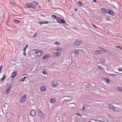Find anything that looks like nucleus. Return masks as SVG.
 <instances>
[{"mask_svg": "<svg viewBox=\"0 0 122 122\" xmlns=\"http://www.w3.org/2000/svg\"><path fill=\"white\" fill-rule=\"evenodd\" d=\"M38 4V2L35 1H33L31 3H27L25 5L26 8H32L35 9L36 5Z\"/></svg>", "mask_w": 122, "mask_h": 122, "instance_id": "1", "label": "nucleus"}, {"mask_svg": "<svg viewBox=\"0 0 122 122\" xmlns=\"http://www.w3.org/2000/svg\"><path fill=\"white\" fill-rule=\"evenodd\" d=\"M27 95L26 94H24L22 97L21 99L20 100V103H24L25 101L27 98Z\"/></svg>", "mask_w": 122, "mask_h": 122, "instance_id": "2", "label": "nucleus"}, {"mask_svg": "<svg viewBox=\"0 0 122 122\" xmlns=\"http://www.w3.org/2000/svg\"><path fill=\"white\" fill-rule=\"evenodd\" d=\"M83 43V41H82L77 40L75 41L74 43V45L76 46H77Z\"/></svg>", "mask_w": 122, "mask_h": 122, "instance_id": "3", "label": "nucleus"}, {"mask_svg": "<svg viewBox=\"0 0 122 122\" xmlns=\"http://www.w3.org/2000/svg\"><path fill=\"white\" fill-rule=\"evenodd\" d=\"M61 54V52H55L53 53V57H56L60 55Z\"/></svg>", "mask_w": 122, "mask_h": 122, "instance_id": "4", "label": "nucleus"}, {"mask_svg": "<svg viewBox=\"0 0 122 122\" xmlns=\"http://www.w3.org/2000/svg\"><path fill=\"white\" fill-rule=\"evenodd\" d=\"M101 10L102 12L104 14H106L107 13L108 11V9H107L105 8H102Z\"/></svg>", "mask_w": 122, "mask_h": 122, "instance_id": "5", "label": "nucleus"}, {"mask_svg": "<svg viewBox=\"0 0 122 122\" xmlns=\"http://www.w3.org/2000/svg\"><path fill=\"white\" fill-rule=\"evenodd\" d=\"M39 116L41 119H44L45 118V114L43 112L38 113Z\"/></svg>", "mask_w": 122, "mask_h": 122, "instance_id": "6", "label": "nucleus"}, {"mask_svg": "<svg viewBox=\"0 0 122 122\" xmlns=\"http://www.w3.org/2000/svg\"><path fill=\"white\" fill-rule=\"evenodd\" d=\"M36 53L38 56H40L43 54V52L41 51H36Z\"/></svg>", "mask_w": 122, "mask_h": 122, "instance_id": "7", "label": "nucleus"}, {"mask_svg": "<svg viewBox=\"0 0 122 122\" xmlns=\"http://www.w3.org/2000/svg\"><path fill=\"white\" fill-rule=\"evenodd\" d=\"M36 113L35 111L33 109H32L30 111V115L31 116H34Z\"/></svg>", "mask_w": 122, "mask_h": 122, "instance_id": "8", "label": "nucleus"}, {"mask_svg": "<svg viewBox=\"0 0 122 122\" xmlns=\"http://www.w3.org/2000/svg\"><path fill=\"white\" fill-rule=\"evenodd\" d=\"M17 73V71H15L13 72L11 75V77L12 78H14L16 75Z\"/></svg>", "mask_w": 122, "mask_h": 122, "instance_id": "9", "label": "nucleus"}, {"mask_svg": "<svg viewBox=\"0 0 122 122\" xmlns=\"http://www.w3.org/2000/svg\"><path fill=\"white\" fill-rule=\"evenodd\" d=\"M102 79L105 82L107 83V84L109 83L110 80L108 78L105 77L103 78Z\"/></svg>", "mask_w": 122, "mask_h": 122, "instance_id": "10", "label": "nucleus"}, {"mask_svg": "<svg viewBox=\"0 0 122 122\" xmlns=\"http://www.w3.org/2000/svg\"><path fill=\"white\" fill-rule=\"evenodd\" d=\"M110 15L114 16L115 15V13L114 12L110 10L109 9H108V13Z\"/></svg>", "mask_w": 122, "mask_h": 122, "instance_id": "11", "label": "nucleus"}, {"mask_svg": "<svg viewBox=\"0 0 122 122\" xmlns=\"http://www.w3.org/2000/svg\"><path fill=\"white\" fill-rule=\"evenodd\" d=\"M94 53L95 55H98L102 53V50H97L94 51Z\"/></svg>", "mask_w": 122, "mask_h": 122, "instance_id": "12", "label": "nucleus"}, {"mask_svg": "<svg viewBox=\"0 0 122 122\" xmlns=\"http://www.w3.org/2000/svg\"><path fill=\"white\" fill-rule=\"evenodd\" d=\"M58 83L56 81H54L52 84V86L53 87H56L58 85Z\"/></svg>", "mask_w": 122, "mask_h": 122, "instance_id": "13", "label": "nucleus"}, {"mask_svg": "<svg viewBox=\"0 0 122 122\" xmlns=\"http://www.w3.org/2000/svg\"><path fill=\"white\" fill-rule=\"evenodd\" d=\"M79 49L77 50H75L74 51V53L77 56H78L79 55L78 51H79Z\"/></svg>", "mask_w": 122, "mask_h": 122, "instance_id": "14", "label": "nucleus"}, {"mask_svg": "<svg viewBox=\"0 0 122 122\" xmlns=\"http://www.w3.org/2000/svg\"><path fill=\"white\" fill-rule=\"evenodd\" d=\"M66 23V21L64 19V18L62 19V18L61 19L59 24H62L63 23L65 24Z\"/></svg>", "mask_w": 122, "mask_h": 122, "instance_id": "15", "label": "nucleus"}, {"mask_svg": "<svg viewBox=\"0 0 122 122\" xmlns=\"http://www.w3.org/2000/svg\"><path fill=\"white\" fill-rule=\"evenodd\" d=\"M41 91L42 92H44L46 90V88L44 86H42L40 88Z\"/></svg>", "mask_w": 122, "mask_h": 122, "instance_id": "16", "label": "nucleus"}, {"mask_svg": "<svg viewBox=\"0 0 122 122\" xmlns=\"http://www.w3.org/2000/svg\"><path fill=\"white\" fill-rule=\"evenodd\" d=\"M77 4L78 6L80 7L83 6L84 5V4L82 3L80 1H79L78 2Z\"/></svg>", "mask_w": 122, "mask_h": 122, "instance_id": "17", "label": "nucleus"}, {"mask_svg": "<svg viewBox=\"0 0 122 122\" xmlns=\"http://www.w3.org/2000/svg\"><path fill=\"white\" fill-rule=\"evenodd\" d=\"M50 57V55H47L46 56H45L43 57V58L44 59L46 60L49 58Z\"/></svg>", "mask_w": 122, "mask_h": 122, "instance_id": "18", "label": "nucleus"}, {"mask_svg": "<svg viewBox=\"0 0 122 122\" xmlns=\"http://www.w3.org/2000/svg\"><path fill=\"white\" fill-rule=\"evenodd\" d=\"M61 18H61L60 17H57L56 20L57 22L58 23H59Z\"/></svg>", "mask_w": 122, "mask_h": 122, "instance_id": "19", "label": "nucleus"}, {"mask_svg": "<svg viewBox=\"0 0 122 122\" xmlns=\"http://www.w3.org/2000/svg\"><path fill=\"white\" fill-rule=\"evenodd\" d=\"M63 50V48L61 47H57L56 49V50L58 51H61Z\"/></svg>", "mask_w": 122, "mask_h": 122, "instance_id": "20", "label": "nucleus"}, {"mask_svg": "<svg viewBox=\"0 0 122 122\" xmlns=\"http://www.w3.org/2000/svg\"><path fill=\"white\" fill-rule=\"evenodd\" d=\"M100 62L102 63H104L105 62V59H101L100 60Z\"/></svg>", "mask_w": 122, "mask_h": 122, "instance_id": "21", "label": "nucleus"}, {"mask_svg": "<svg viewBox=\"0 0 122 122\" xmlns=\"http://www.w3.org/2000/svg\"><path fill=\"white\" fill-rule=\"evenodd\" d=\"M6 78V76L5 75H4L3 77L1 78V81L3 82L4 81Z\"/></svg>", "mask_w": 122, "mask_h": 122, "instance_id": "22", "label": "nucleus"}, {"mask_svg": "<svg viewBox=\"0 0 122 122\" xmlns=\"http://www.w3.org/2000/svg\"><path fill=\"white\" fill-rule=\"evenodd\" d=\"M10 90L9 89H8L5 92V93L6 95H8L9 94V92L10 91Z\"/></svg>", "mask_w": 122, "mask_h": 122, "instance_id": "23", "label": "nucleus"}, {"mask_svg": "<svg viewBox=\"0 0 122 122\" xmlns=\"http://www.w3.org/2000/svg\"><path fill=\"white\" fill-rule=\"evenodd\" d=\"M51 17L54 19H56L57 17L56 15H51Z\"/></svg>", "mask_w": 122, "mask_h": 122, "instance_id": "24", "label": "nucleus"}, {"mask_svg": "<svg viewBox=\"0 0 122 122\" xmlns=\"http://www.w3.org/2000/svg\"><path fill=\"white\" fill-rule=\"evenodd\" d=\"M14 21L15 23H18L20 22V21L19 20H14Z\"/></svg>", "mask_w": 122, "mask_h": 122, "instance_id": "25", "label": "nucleus"}, {"mask_svg": "<svg viewBox=\"0 0 122 122\" xmlns=\"http://www.w3.org/2000/svg\"><path fill=\"white\" fill-rule=\"evenodd\" d=\"M113 109V111H118L119 110V109L118 108H116L114 107Z\"/></svg>", "mask_w": 122, "mask_h": 122, "instance_id": "26", "label": "nucleus"}, {"mask_svg": "<svg viewBox=\"0 0 122 122\" xmlns=\"http://www.w3.org/2000/svg\"><path fill=\"white\" fill-rule=\"evenodd\" d=\"M27 78V77L25 76L23 77V78H22L21 80V82H23L25 81V79L26 78Z\"/></svg>", "mask_w": 122, "mask_h": 122, "instance_id": "27", "label": "nucleus"}, {"mask_svg": "<svg viewBox=\"0 0 122 122\" xmlns=\"http://www.w3.org/2000/svg\"><path fill=\"white\" fill-rule=\"evenodd\" d=\"M107 51L104 49V48H102V53H105V52H107Z\"/></svg>", "mask_w": 122, "mask_h": 122, "instance_id": "28", "label": "nucleus"}, {"mask_svg": "<svg viewBox=\"0 0 122 122\" xmlns=\"http://www.w3.org/2000/svg\"><path fill=\"white\" fill-rule=\"evenodd\" d=\"M55 102V99L54 98H51L50 100V102L51 103H54Z\"/></svg>", "mask_w": 122, "mask_h": 122, "instance_id": "29", "label": "nucleus"}, {"mask_svg": "<svg viewBox=\"0 0 122 122\" xmlns=\"http://www.w3.org/2000/svg\"><path fill=\"white\" fill-rule=\"evenodd\" d=\"M28 46V45H26V46H25L24 48V49H23V51H26V48H27Z\"/></svg>", "mask_w": 122, "mask_h": 122, "instance_id": "30", "label": "nucleus"}, {"mask_svg": "<svg viewBox=\"0 0 122 122\" xmlns=\"http://www.w3.org/2000/svg\"><path fill=\"white\" fill-rule=\"evenodd\" d=\"M108 107H109L110 108H113V109L114 108V107L111 104H109L108 105Z\"/></svg>", "mask_w": 122, "mask_h": 122, "instance_id": "31", "label": "nucleus"}, {"mask_svg": "<svg viewBox=\"0 0 122 122\" xmlns=\"http://www.w3.org/2000/svg\"><path fill=\"white\" fill-rule=\"evenodd\" d=\"M108 75H111L114 76H117L116 74L108 73Z\"/></svg>", "mask_w": 122, "mask_h": 122, "instance_id": "32", "label": "nucleus"}, {"mask_svg": "<svg viewBox=\"0 0 122 122\" xmlns=\"http://www.w3.org/2000/svg\"><path fill=\"white\" fill-rule=\"evenodd\" d=\"M119 91H122V88L118 87L117 89Z\"/></svg>", "mask_w": 122, "mask_h": 122, "instance_id": "33", "label": "nucleus"}, {"mask_svg": "<svg viewBox=\"0 0 122 122\" xmlns=\"http://www.w3.org/2000/svg\"><path fill=\"white\" fill-rule=\"evenodd\" d=\"M97 67L100 70H102V68L99 65H97Z\"/></svg>", "mask_w": 122, "mask_h": 122, "instance_id": "34", "label": "nucleus"}, {"mask_svg": "<svg viewBox=\"0 0 122 122\" xmlns=\"http://www.w3.org/2000/svg\"><path fill=\"white\" fill-rule=\"evenodd\" d=\"M55 44L57 45H59L60 44V43L59 42L56 41L55 42Z\"/></svg>", "mask_w": 122, "mask_h": 122, "instance_id": "35", "label": "nucleus"}, {"mask_svg": "<svg viewBox=\"0 0 122 122\" xmlns=\"http://www.w3.org/2000/svg\"><path fill=\"white\" fill-rule=\"evenodd\" d=\"M43 74L44 75H46L47 74L46 71L45 70H43L42 72Z\"/></svg>", "mask_w": 122, "mask_h": 122, "instance_id": "36", "label": "nucleus"}, {"mask_svg": "<svg viewBox=\"0 0 122 122\" xmlns=\"http://www.w3.org/2000/svg\"><path fill=\"white\" fill-rule=\"evenodd\" d=\"M38 23L39 24H40L41 25H42V24H44V22H40V21H39L38 22Z\"/></svg>", "mask_w": 122, "mask_h": 122, "instance_id": "37", "label": "nucleus"}, {"mask_svg": "<svg viewBox=\"0 0 122 122\" xmlns=\"http://www.w3.org/2000/svg\"><path fill=\"white\" fill-rule=\"evenodd\" d=\"M38 113H40L43 112L40 109H39L38 110Z\"/></svg>", "mask_w": 122, "mask_h": 122, "instance_id": "38", "label": "nucleus"}, {"mask_svg": "<svg viewBox=\"0 0 122 122\" xmlns=\"http://www.w3.org/2000/svg\"><path fill=\"white\" fill-rule=\"evenodd\" d=\"M86 86L87 88H89L90 86V85L89 84H87L86 85Z\"/></svg>", "mask_w": 122, "mask_h": 122, "instance_id": "39", "label": "nucleus"}, {"mask_svg": "<svg viewBox=\"0 0 122 122\" xmlns=\"http://www.w3.org/2000/svg\"><path fill=\"white\" fill-rule=\"evenodd\" d=\"M3 68V66H1L0 67V72H1L2 71V69Z\"/></svg>", "mask_w": 122, "mask_h": 122, "instance_id": "40", "label": "nucleus"}, {"mask_svg": "<svg viewBox=\"0 0 122 122\" xmlns=\"http://www.w3.org/2000/svg\"><path fill=\"white\" fill-rule=\"evenodd\" d=\"M49 23V22L47 21H44V24H48Z\"/></svg>", "mask_w": 122, "mask_h": 122, "instance_id": "41", "label": "nucleus"}, {"mask_svg": "<svg viewBox=\"0 0 122 122\" xmlns=\"http://www.w3.org/2000/svg\"><path fill=\"white\" fill-rule=\"evenodd\" d=\"M105 19L108 20H110V18H107V17H105Z\"/></svg>", "mask_w": 122, "mask_h": 122, "instance_id": "42", "label": "nucleus"}, {"mask_svg": "<svg viewBox=\"0 0 122 122\" xmlns=\"http://www.w3.org/2000/svg\"><path fill=\"white\" fill-rule=\"evenodd\" d=\"M118 71H122V66L121 67L118 69Z\"/></svg>", "mask_w": 122, "mask_h": 122, "instance_id": "43", "label": "nucleus"}, {"mask_svg": "<svg viewBox=\"0 0 122 122\" xmlns=\"http://www.w3.org/2000/svg\"><path fill=\"white\" fill-rule=\"evenodd\" d=\"M37 35V34L36 33L34 35V38H36V37Z\"/></svg>", "mask_w": 122, "mask_h": 122, "instance_id": "44", "label": "nucleus"}, {"mask_svg": "<svg viewBox=\"0 0 122 122\" xmlns=\"http://www.w3.org/2000/svg\"><path fill=\"white\" fill-rule=\"evenodd\" d=\"M116 47L117 48H119L120 49H122V48L120 46H116Z\"/></svg>", "mask_w": 122, "mask_h": 122, "instance_id": "45", "label": "nucleus"}, {"mask_svg": "<svg viewBox=\"0 0 122 122\" xmlns=\"http://www.w3.org/2000/svg\"><path fill=\"white\" fill-rule=\"evenodd\" d=\"M85 107L83 106L82 108V110L83 111H84L85 110Z\"/></svg>", "mask_w": 122, "mask_h": 122, "instance_id": "46", "label": "nucleus"}, {"mask_svg": "<svg viewBox=\"0 0 122 122\" xmlns=\"http://www.w3.org/2000/svg\"><path fill=\"white\" fill-rule=\"evenodd\" d=\"M76 114L81 117V115L78 113H76Z\"/></svg>", "mask_w": 122, "mask_h": 122, "instance_id": "47", "label": "nucleus"}, {"mask_svg": "<svg viewBox=\"0 0 122 122\" xmlns=\"http://www.w3.org/2000/svg\"><path fill=\"white\" fill-rule=\"evenodd\" d=\"M24 51V52H23V54L24 55L26 56V54L25 52L26 51Z\"/></svg>", "mask_w": 122, "mask_h": 122, "instance_id": "48", "label": "nucleus"}, {"mask_svg": "<svg viewBox=\"0 0 122 122\" xmlns=\"http://www.w3.org/2000/svg\"><path fill=\"white\" fill-rule=\"evenodd\" d=\"M41 15L42 16V17H45L46 16L45 15H44V14H41Z\"/></svg>", "mask_w": 122, "mask_h": 122, "instance_id": "49", "label": "nucleus"}, {"mask_svg": "<svg viewBox=\"0 0 122 122\" xmlns=\"http://www.w3.org/2000/svg\"><path fill=\"white\" fill-rule=\"evenodd\" d=\"M92 25H93V26L95 27V28H97V26H96V25H94L93 24H92Z\"/></svg>", "mask_w": 122, "mask_h": 122, "instance_id": "50", "label": "nucleus"}, {"mask_svg": "<svg viewBox=\"0 0 122 122\" xmlns=\"http://www.w3.org/2000/svg\"><path fill=\"white\" fill-rule=\"evenodd\" d=\"M93 1L95 3H96L97 2V1L96 0H93Z\"/></svg>", "mask_w": 122, "mask_h": 122, "instance_id": "51", "label": "nucleus"}, {"mask_svg": "<svg viewBox=\"0 0 122 122\" xmlns=\"http://www.w3.org/2000/svg\"><path fill=\"white\" fill-rule=\"evenodd\" d=\"M99 48L100 49H102V48H102V47H99Z\"/></svg>", "mask_w": 122, "mask_h": 122, "instance_id": "52", "label": "nucleus"}, {"mask_svg": "<svg viewBox=\"0 0 122 122\" xmlns=\"http://www.w3.org/2000/svg\"><path fill=\"white\" fill-rule=\"evenodd\" d=\"M12 85L11 84L10 86L8 88V89H9L10 90V87Z\"/></svg>", "mask_w": 122, "mask_h": 122, "instance_id": "53", "label": "nucleus"}, {"mask_svg": "<svg viewBox=\"0 0 122 122\" xmlns=\"http://www.w3.org/2000/svg\"><path fill=\"white\" fill-rule=\"evenodd\" d=\"M12 85L11 84L10 86L8 88V89H9L10 90V87Z\"/></svg>", "mask_w": 122, "mask_h": 122, "instance_id": "54", "label": "nucleus"}, {"mask_svg": "<svg viewBox=\"0 0 122 122\" xmlns=\"http://www.w3.org/2000/svg\"><path fill=\"white\" fill-rule=\"evenodd\" d=\"M75 10L76 11H77V9L76 8H75Z\"/></svg>", "mask_w": 122, "mask_h": 122, "instance_id": "55", "label": "nucleus"}, {"mask_svg": "<svg viewBox=\"0 0 122 122\" xmlns=\"http://www.w3.org/2000/svg\"><path fill=\"white\" fill-rule=\"evenodd\" d=\"M73 28L75 29H77L76 27H73Z\"/></svg>", "mask_w": 122, "mask_h": 122, "instance_id": "56", "label": "nucleus"}, {"mask_svg": "<svg viewBox=\"0 0 122 122\" xmlns=\"http://www.w3.org/2000/svg\"><path fill=\"white\" fill-rule=\"evenodd\" d=\"M39 7H40V8H41V6H39Z\"/></svg>", "mask_w": 122, "mask_h": 122, "instance_id": "57", "label": "nucleus"}, {"mask_svg": "<svg viewBox=\"0 0 122 122\" xmlns=\"http://www.w3.org/2000/svg\"><path fill=\"white\" fill-rule=\"evenodd\" d=\"M50 0H48L49 2V1H50Z\"/></svg>", "mask_w": 122, "mask_h": 122, "instance_id": "58", "label": "nucleus"}, {"mask_svg": "<svg viewBox=\"0 0 122 122\" xmlns=\"http://www.w3.org/2000/svg\"><path fill=\"white\" fill-rule=\"evenodd\" d=\"M119 74H120V73H119Z\"/></svg>", "mask_w": 122, "mask_h": 122, "instance_id": "59", "label": "nucleus"}, {"mask_svg": "<svg viewBox=\"0 0 122 122\" xmlns=\"http://www.w3.org/2000/svg\"><path fill=\"white\" fill-rule=\"evenodd\" d=\"M89 122H91V121H90Z\"/></svg>", "mask_w": 122, "mask_h": 122, "instance_id": "60", "label": "nucleus"}]
</instances>
